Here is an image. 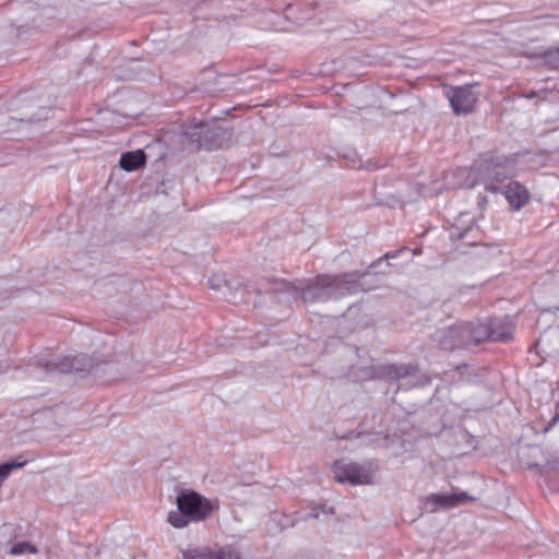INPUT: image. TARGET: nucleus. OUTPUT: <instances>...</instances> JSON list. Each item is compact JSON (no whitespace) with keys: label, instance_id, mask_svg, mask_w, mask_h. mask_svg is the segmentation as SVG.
I'll list each match as a JSON object with an SVG mask.
<instances>
[{"label":"nucleus","instance_id":"nucleus-1","mask_svg":"<svg viewBox=\"0 0 559 559\" xmlns=\"http://www.w3.org/2000/svg\"><path fill=\"white\" fill-rule=\"evenodd\" d=\"M367 273H345L342 275H319L313 283L304 286L301 282L275 281V292H299L305 302L326 301L365 289L360 282Z\"/></svg>","mask_w":559,"mask_h":559},{"label":"nucleus","instance_id":"nucleus-2","mask_svg":"<svg viewBox=\"0 0 559 559\" xmlns=\"http://www.w3.org/2000/svg\"><path fill=\"white\" fill-rule=\"evenodd\" d=\"M177 510L168 513L167 522L175 528H183L190 523L204 521L207 504L204 498L193 490H181L176 498Z\"/></svg>","mask_w":559,"mask_h":559},{"label":"nucleus","instance_id":"nucleus-3","mask_svg":"<svg viewBox=\"0 0 559 559\" xmlns=\"http://www.w3.org/2000/svg\"><path fill=\"white\" fill-rule=\"evenodd\" d=\"M486 336L483 328H477L476 322H460L433 334V340L445 350L467 348L481 343Z\"/></svg>","mask_w":559,"mask_h":559},{"label":"nucleus","instance_id":"nucleus-4","mask_svg":"<svg viewBox=\"0 0 559 559\" xmlns=\"http://www.w3.org/2000/svg\"><path fill=\"white\" fill-rule=\"evenodd\" d=\"M377 464L373 461L358 463L336 462L333 466L334 478L338 483H350L352 485H369L372 483V476L377 471Z\"/></svg>","mask_w":559,"mask_h":559},{"label":"nucleus","instance_id":"nucleus-5","mask_svg":"<svg viewBox=\"0 0 559 559\" xmlns=\"http://www.w3.org/2000/svg\"><path fill=\"white\" fill-rule=\"evenodd\" d=\"M97 364L95 360L85 355L78 354L71 356H64L60 358H55L51 360H47L43 364V369L47 373L52 372H90L92 371Z\"/></svg>","mask_w":559,"mask_h":559},{"label":"nucleus","instance_id":"nucleus-6","mask_svg":"<svg viewBox=\"0 0 559 559\" xmlns=\"http://www.w3.org/2000/svg\"><path fill=\"white\" fill-rule=\"evenodd\" d=\"M445 95L456 115L472 112L478 100V93L475 91L474 85L469 84L450 87L445 91Z\"/></svg>","mask_w":559,"mask_h":559},{"label":"nucleus","instance_id":"nucleus-7","mask_svg":"<svg viewBox=\"0 0 559 559\" xmlns=\"http://www.w3.org/2000/svg\"><path fill=\"white\" fill-rule=\"evenodd\" d=\"M514 168V160L504 156L489 157L479 165V170H484L488 179L496 181H502L504 178L513 176Z\"/></svg>","mask_w":559,"mask_h":559},{"label":"nucleus","instance_id":"nucleus-8","mask_svg":"<svg viewBox=\"0 0 559 559\" xmlns=\"http://www.w3.org/2000/svg\"><path fill=\"white\" fill-rule=\"evenodd\" d=\"M474 497L466 492H450V493H431L426 498L425 506L430 512L438 510H448L466 502L473 501Z\"/></svg>","mask_w":559,"mask_h":559},{"label":"nucleus","instance_id":"nucleus-9","mask_svg":"<svg viewBox=\"0 0 559 559\" xmlns=\"http://www.w3.org/2000/svg\"><path fill=\"white\" fill-rule=\"evenodd\" d=\"M477 328H483L486 336L481 337V343L486 341L501 342L508 341L512 336V326L510 323L502 322L499 319H491L489 322H476Z\"/></svg>","mask_w":559,"mask_h":559},{"label":"nucleus","instance_id":"nucleus-10","mask_svg":"<svg viewBox=\"0 0 559 559\" xmlns=\"http://www.w3.org/2000/svg\"><path fill=\"white\" fill-rule=\"evenodd\" d=\"M506 198L514 210H520L530 200L527 189L516 181H511L504 190Z\"/></svg>","mask_w":559,"mask_h":559},{"label":"nucleus","instance_id":"nucleus-11","mask_svg":"<svg viewBox=\"0 0 559 559\" xmlns=\"http://www.w3.org/2000/svg\"><path fill=\"white\" fill-rule=\"evenodd\" d=\"M416 366L412 364L407 365H385L379 367L374 371V376L379 378H386L389 380H399L413 374L416 371Z\"/></svg>","mask_w":559,"mask_h":559},{"label":"nucleus","instance_id":"nucleus-12","mask_svg":"<svg viewBox=\"0 0 559 559\" xmlns=\"http://www.w3.org/2000/svg\"><path fill=\"white\" fill-rule=\"evenodd\" d=\"M231 129L223 120H212V148L223 147L231 139Z\"/></svg>","mask_w":559,"mask_h":559},{"label":"nucleus","instance_id":"nucleus-13","mask_svg":"<svg viewBox=\"0 0 559 559\" xmlns=\"http://www.w3.org/2000/svg\"><path fill=\"white\" fill-rule=\"evenodd\" d=\"M210 128L207 123L200 121L185 131V136L192 148H199L202 144V139L207 136Z\"/></svg>","mask_w":559,"mask_h":559},{"label":"nucleus","instance_id":"nucleus-14","mask_svg":"<svg viewBox=\"0 0 559 559\" xmlns=\"http://www.w3.org/2000/svg\"><path fill=\"white\" fill-rule=\"evenodd\" d=\"M144 164L145 154L141 150L123 153L120 157V166L127 171L136 170Z\"/></svg>","mask_w":559,"mask_h":559},{"label":"nucleus","instance_id":"nucleus-15","mask_svg":"<svg viewBox=\"0 0 559 559\" xmlns=\"http://www.w3.org/2000/svg\"><path fill=\"white\" fill-rule=\"evenodd\" d=\"M536 56L543 58L548 67L559 69V48H548Z\"/></svg>","mask_w":559,"mask_h":559},{"label":"nucleus","instance_id":"nucleus-16","mask_svg":"<svg viewBox=\"0 0 559 559\" xmlns=\"http://www.w3.org/2000/svg\"><path fill=\"white\" fill-rule=\"evenodd\" d=\"M26 464V461H15V462H7L0 465V488L2 487L3 481L8 478L10 473L13 469H17L23 467Z\"/></svg>","mask_w":559,"mask_h":559},{"label":"nucleus","instance_id":"nucleus-17","mask_svg":"<svg viewBox=\"0 0 559 559\" xmlns=\"http://www.w3.org/2000/svg\"><path fill=\"white\" fill-rule=\"evenodd\" d=\"M12 555H22L24 552L36 554L37 549L34 545L27 542H20L15 544L10 551Z\"/></svg>","mask_w":559,"mask_h":559},{"label":"nucleus","instance_id":"nucleus-18","mask_svg":"<svg viewBox=\"0 0 559 559\" xmlns=\"http://www.w3.org/2000/svg\"><path fill=\"white\" fill-rule=\"evenodd\" d=\"M223 287H226L228 290H230L233 287L230 283L227 282L224 275H214L212 277V290H221Z\"/></svg>","mask_w":559,"mask_h":559},{"label":"nucleus","instance_id":"nucleus-19","mask_svg":"<svg viewBox=\"0 0 559 559\" xmlns=\"http://www.w3.org/2000/svg\"><path fill=\"white\" fill-rule=\"evenodd\" d=\"M183 559H209L210 555L205 550H190L182 552Z\"/></svg>","mask_w":559,"mask_h":559},{"label":"nucleus","instance_id":"nucleus-20","mask_svg":"<svg viewBox=\"0 0 559 559\" xmlns=\"http://www.w3.org/2000/svg\"><path fill=\"white\" fill-rule=\"evenodd\" d=\"M552 16H538L533 20V27H543L551 24Z\"/></svg>","mask_w":559,"mask_h":559},{"label":"nucleus","instance_id":"nucleus-21","mask_svg":"<svg viewBox=\"0 0 559 559\" xmlns=\"http://www.w3.org/2000/svg\"><path fill=\"white\" fill-rule=\"evenodd\" d=\"M548 94V91L547 90H543L540 92H535V91H532L530 93H523L521 94V97H524V98H533V97H538L539 100H546V95Z\"/></svg>","mask_w":559,"mask_h":559},{"label":"nucleus","instance_id":"nucleus-22","mask_svg":"<svg viewBox=\"0 0 559 559\" xmlns=\"http://www.w3.org/2000/svg\"><path fill=\"white\" fill-rule=\"evenodd\" d=\"M211 508H212V512L218 509V500L217 499H212Z\"/></svg>","mask_w":559,"mask_h":559},{"label":"nucleus","instance_id":"nucleus-23","mask_svg":"<svg viewBox=\"0 0 559 559\" xmlns=\"http://www.w3.org/2000/svg\"><path fill=\"white\" fill-rule=\"evenodd\" d=\"M322 512L332 514L333 513V508L332 507H329V508L323 507L322 508Z\"/></svg>","mask_w":559,"mask_h":559},{"label":"nucleus","instance_id":"nucleus-24","mask_svg":"<svg viewBox=\"0 0 559 559\" xmlns=\"http://www.w3.org/2000/svg\"><path fill=\"white\" fill-rule=\"evenodd\" d=\"M463 236H464V234H463V233H457V234L452 233V234H451V237H452V238H462Z\"/></svg>","mask_w":559,"mask_h":559},{"label":"nucleus","instance_id":"nucleus-25","mask_svg":"<svg viewBox=\"0 0 559 559\" xmlns=\"http://www.w3.org/2000/svg\"><path fill=\"white\" fill-rule=\"evenodd\" d=\"M311 515H312L313 518H318V516H319V513L317 512V509H313V510H312Z\"/></svg>","mask_w":559,"mask_h":559},{"label":"nucleus","instance_id":"nucleus-26","mask_svg":"<svg viewBox=\"0 0 559 559\" xmlns=\"http://www.w3.org/2000/svg\"><path fill=\"white\" fill-rule=\"evenodd\" d=\"M245 489H246V487H245V486H239V487H236V488H235V490H237V491L245 490Z\"/></svg>","mask_w":559,"mask_h":559},{"label":"nucleus","instance_id":"nucleus-27","mask_svg":"<svg viewBox=\"0 0 559 559\" xmlns=\"http://www.w3.org/2000/svg\"><path fill=\"white\" fill-rule=\"evenodd\" d=\"M379 262H380V261H378V262H374V263L370 264V266H369V267H370V269L376 267V265H377Z\"/></svg>","mask_w":559,"mask_h":559},{"label":"nucleus","instance_id":"nucleus-28","mask_svg":"<svg viewBox=\"0 0 559 559\" xmlns=\"http://www.w3.org/2000/svg\"><path fill=\"white\" fill-rule=\"evenodd\" d=\"M558 418H559V414L554 417L552 423H556L558 420Z\"/></svg>","mask_w":559,"mask_h":559},{"label":"nucleus","instance_id":"nucleus-29","mask_svg":"<svg viewBox=\"0 0 559 559\" xmlns=\"http://www.w3.org/2000/svg\"><path fill=\"white\" fill-rule=\"evenodd\" d=\"M390 257H391V255L385 254V255H384V259H388V258H390ZM392 257H395V254H393Z\"/></svg>","mask_w":559,"mask_h":559}]
</instances>
